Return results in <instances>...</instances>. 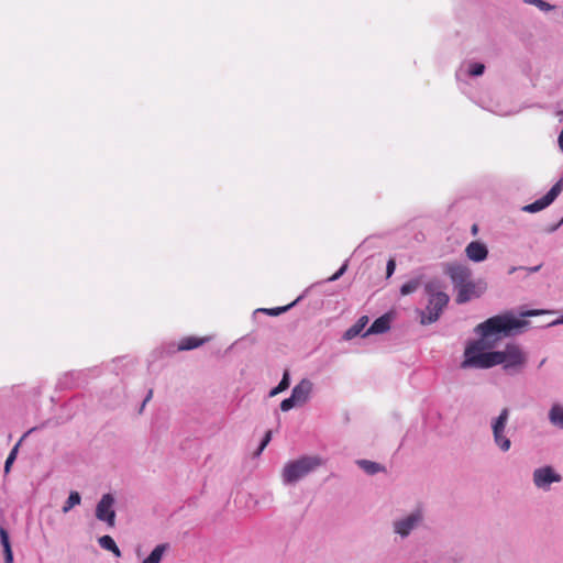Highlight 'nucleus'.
I'll use <instances>...</instances> for the list:
<instances>
[{
    "mask_svg": "<svg viewBox=\"0 0 563 563\" xmlns=\"http://www.w3.org/2000/svg\"><path fill=\"white\" fill-rule=\"evenodd\" d=\"M526 324L515 317L503 314L487 319L485 322L476 327V332L481 339L465 349L463 368H490L500 365V353L498 351L485 352L486 347H490L493 343L500 338L508 336L516 329Z\"/></svg>",
    "mask_w": 563,
    "mask_h": 563,
    "instance_id": "f257e3e1",
    "label": "nucleus"
},
{
    "mask_svg": "<svg viewBox=\"0 0 563 563\" xmlns=\"http://www.w3.org/2000/svg\"><path fill=\"white\" fill-rule=\"evenodd\" d=\"M428 299L426 310L421 312V324L435 322L449 303V295L443 291V284L439 279H431L424 285Z\"/></svg>",
    "mask_w": 563,
    "mask_h": 563,
    "instance_id": "f03ea898",
    "label": "nucleus"
},
{
    "mask_svg": "<svg viewBox=\"0 0 563 563\" xmlns=\"http://www.w3.org/2000/svg\"><path fill=\"white\" fill-rule=\"evenodd\" d=\"M321 459L317 456H303L289 462L283 470V479L287 484L295 483L321 465Z\"/></svg>",
    "mask_w": 563,
    "mask_h": 563,
    "instance_id": "7ed1b4c3",
    "label": "nucleus"
},
{
    "mask_svg": "<svg viewBox=\"0 0 563 563\" xmlns=\"http://www.w3.org/2000/svg\"><path fill=\"white\" fill-rule=\"evenodd\" d=\"M498 353L501 355L500 364L506 371L519 372L526 365V354L517 344H507L505 350Z\"/></svg>",
    "mask_w": 563,
    "mask_h": 563,
    "instance_id": "20e7f679",
    "label": "nucleus"
},
{
    "mask_svg": "<svg viewBox=\"0 0 563 563\" xmlns=\"http://www.w3.org/2000/svg\"><path fill=\"white\" fill-rule=\"evenodd\" d=\"M509 410L507 408H504L500 412V415L495 419L493 422V434H494V441L499 446V449L504 452L508 451L510 449L511 442L510 440L505 435V428L506 423L508 421Z\"/></svg>",
    "mask_w": 563,
    "mask_h": 563,
    "instance_id": "39448f33",
    "label": "nucleus"
},
{
    "mask_svg": "<svg viewBox=\"0 0 563 563\" xmlns=\"http://www.w3.org/2000/svg\"><path fill=\"white\" fill-rule=\"evenodd\" d=\"M563 189V180H559L553 185V187L540 199L536 200L534 202L525 206L522 209L526 212H538L550 206L555 198L561 194Z\"/></svg>",
    "mask_w": 563,
    "mask_h": 563,
    "instance_id": "423d86ee",
    "label": "nucleus"
},
{
    "mask_svg": "<svg viewBox=\"0 0 563 563\" xmlns=\"http://www.w3.org/2000/svg\"><path fill=\"white\" fill-rule=\"evenodd\" d=\"M444 273L450 277L456 288L470 282L471 269L459 263H448L444 265Z\"/></svg>",
    "mask_w": 563,
    "mask_h": 563,
    "instance_id": "0eeeda50",
    "label": "nucleus"
},
{
    "mask_svg": "<svg viewBox=\"0 0 563 563\" xmlns=\"http://www.w3.org/2000/svg\"><path fill=\"white\" fill-rule=\"evenodd\" d=\"M113 503V497L110 494H106L96 508V517L101 521H106L111 527L114 525L115 519V512L112 509Z\"/></svg>",
    "mask_w": 563,
    "mask_h": 563,
    "instance_id": "6e6552de",
    "label": "nucleus"
},
{
    "mask_svg": "<svg viewBox=\"0 0 563 563\" xmlns=\"http://www.w3.org/2000/svg\"><path fill=\"white\" fill-rule=\"evenodd\" d=\"M562 477L551 466L540 467L533 472V483L539 488H548L551 483L561 482Z\"/></svg>",
    "mask_w": 563,
    "mask_h": 563,
    "instance_id": "1a4fd4ad",
    "label": "nucleus"
},
{
    "mask_svg": "<svg viewBox=\"0 0 563 563\" xmlns=\"http://www.w3.org/2000/svg\"><path fill=\"white\" fill-rule=\"evenodd\" d=\"M485 290V286L474 282H467L457 288L456 302L464 303L470 301L472 298L479 297Z\"/></svg>",
    "mask_w": 563,
    "mask_h": 563,
    "instance_id": "9d476101",
    "label": "nucleus"
},
{
    "mask_svg": "<svg viewBox=\"0 0 563 563\" xmlns=\"http://www.w3.org/2000/svg\"><path fill=\"white\" fill-rule=\"evenodd\" d=\"M422 519V515L420 510H416L408 517L398 520L395 522V531L401 537H406L410 533V531L420 522Z\"/></svg>",
    "mask_w": 563,
    "mask_h": 563,
    "instance_id": "9b49d317",
    "label": "nucleus"
},
{
    "mask_svg": "<svg viewBox=\"0 0 563 563\" xmlns=\"http://www.w3.org/2000/svg\"><path fill=\"white\" fill-rule=\"evenodd\" d=\"M312 390V383L309 379H301L291 391L292 398L299 404H305Z\"/></svg>",
    "mask_w": 563,
    "mask_h": 563,
    "instance_id": "f8f14e48",
    "label": "nucleus"
},
{
    "mask_svg": "<svg viewBox=\"0 0 563 563\" xmlns=\"http://www.w3.org/2000/svg\"><path fill=\"white\" fill-rule=\"evenodd\" d=\"M466 256L473 262H482L487 257L488 250L485 244L473 241L465 249Z\"/></svg>",
    "mask_w": 563,
    "mask_h": 563,
    "instance_id": "ddd939ff",
    "label": "nucleus"
},
{
    "mask_svg": "<svg viewBox=\"0 0 563 563\" xmlns=\"http://www.w3.org/2000/svg\"><path fill=\"white\" fill-rule=\"evenodd\" d=\"M209 341V338H198V336H186L183 338L178 343L179 351H189L197 349Z\"/></svg>",
    "mask_w": 563,
    "mask_h": 563,
    "instance_id": "4468645a",
    "label": "nucleus"
},
{
    "mask_svg": "<svg viewBox=\"0 0 563 563\" xmlns=\"http://www.w3.org/2000/svg\"><path fill=\"white\" fill-rule=\"evenodd\" d=\"M390 319L387 314L377 318L366 331L367 334H378L386 332L390 327Z\"/></svg>",
    "mask_w": 563,
    "mask_h": 563,
    "instance_id": "2eb2a0df",
    "label": "nucleus"
},
{
    "mask_svg": "<svg viewBox=\"0 0 563 563\" xmlns=\"http://www.w3.org/2000/svg\"><path fill=\"white\" fill-rule=\"evenodd\" d=\"M367 323H368V317H366V316L361 317L356 321L355 324H353L350 329L346 330V332L344 333V338L346 340H351V339L357 336L363 331V329L366 327Z\"/></svg>",
    "mask_w": 563,
    "mask_h": 563,
    "instance_id": "dca6fc26",
    "label": "nucleus"
},
{
    "mask_svg": "<svg viewBox=\"0 0 563 563\" xmlns=\"http://www.w3.org/2000/svg\"><path fill=\"white\" fill-rule=\"evenodd\" d=\"M99 544L102 549L111 551L115 556H121V551L110 536H102L99 538Z\"/></svg>",
    "mask_w": 563,
    "mask_h": 563,
    "instance_id": "f3484780",
    "label": "nucleus"
},
{
    "mask_svg": "<svg viewBox=\"0 0 563 563\" xmlns=\"http://www.w3.org/2000/svg\"><path fill=\"white\" fill-rule=\"evenodd\" d=\"M549 418L552 424L563 428V407L554 405L550 410Z\"/></svg>",
    "mask_w": 563,
    "mask_h": 563,
    "instance_id": "a211bd4d",
    "label": "nucleus"
},
{
    "mask_svg": "<svg viewBox=\"0 0 563 563\" xmlns=\"http://www.w3.org/2000/svg\"><path fill=\"white\" fill-rule=\"evenodd\" d=\"M167 548V544H158L143 561V563H159Z\"/></svg>",
    "mask_w": 563,
    "mask_h": 563,
    "instance_id": "6ab92c4d",
    "label": "nucleus"
},
{
    "mask_svg": "<svg viewBox=\"0 0 563 563\" xmlns=\"http://www.w3.org/2000/svg\"><path fill=\"white\" fill-rule=\"evenodd\" d=\"M357 464L367 473V474H375V473H378L383 470V467L375 463V462H372V461H367V460H360L357 462Z\"/></svg>",
    "mask_w": 563,
    "mask_h": 563,
    "instance_id": "aec40b11",
    "label": "nucleus"
},
{
    "mask_svg": "<svg viewBox=\"0 0 563 563\" xmlns=\"http://www.w3.org/2000/svg\"><path fill=\"white\" fill-rule=\"evenodd\" d=\"M289 387V373L288 371H285L284 375H283V378L280 380V383L275 387L273 388L271 391H269V396L271 397H274L276 396L277 394L286 390L287 388Z\"/></svg>",
    "mask_w": 563,
    "mask_h": 563,
    "instance_id": "412c9836",
    "label": "nucleus"
},
{
    "mask_svg": "<svg viewBox=\"0 0 563 563\" xmlns=\"http://www.w3.org/2000/svg\"><path fill=\"white\" fill-rule=\"evenodd\" d=\"M80 495L77 492H71L69 494L68 499L66 500L65 505L63 506V512H68L71 508L80 504Z\"/></svg>",
    "mask_w": 563,
    "mask_h": 563,
    "instance_id": "4be33fe9",
    "label": "nucleus"
},
{
    "mask_svg": "<svg viewBox=\"0 0 563 563\" xmlns=\"http://www.w3.org/2000/svg\"><path fill=\"white\" fill-rule=\"evenodd\" d=\"M420 284V279L418 278L405 283L400 288L401 295L407 296L415 292L419 288Z\"/></svg>",
    "mask_w": 563,
    "mask_h": 563,
    "instance_id": "5701e85b",
    "label": "nucleus"
},
{
    "mask_svg": "<svg viewBox=\"0 0 563 563\" xmlns=\"http://www.w3.org/2000/svg\"><path fill=\"white\" fill-rule=\"evenodd\" d=\"M19 449V443L14 445V448L11 450L10 454L8 455L5 463H4V472L9 473L11 465L13 464L14 460L16 459Z\"/></svg>",
    "mask_w": 563,
    "mask_h": 563,
    "instance_id": "b1692460",
    "label": "nucleus"
},
{
    "mask_svg": "<svg viewBox=\"0 0 563 563\" xmlns=\"http://www.w3.org/2000/svg\"><path fill=\"white\" fill-rule=\"evenodd\" d=\"M485 70L484 64L481 63H473L470 65L468 74L471 76H481Z\"/></svg>",
    "mask_w": 563,
    "mask_h": 563,
    "instance_id": "393cba45",
    "label": "nucleus"
},
{
    "mask_svg": "<svg viewBox=\"0 0 563 563\" xmlns=\"http://www.w3.org/2000/svg\"><path fill=\"white\" fill-rule=\"evenodd\" d=\"M297 405L299 404L292 398V396H290L289 398H286L280 402V409L283 411H288Z\"/></svg>",
    "mask_w": 563,
    "mask_h": 563,
    "instance_id": "a878e982",
    "label": "nucleus"
},
{
    "mask_svg": "<svg viewBox=\"0 0 563 563\" xmlns=\"http://www.w3.org/2000/svg\"><path fill=\"white\" fill-rule=\"evenodd\" d=\"M295 302L285 306V307H277L272 309H263V311L268 316H279L280 313L285 312L288 308H290Z\"/></svg>",
    "mask_w": 563,
    "mask_h": 563,
    "instance_id": "bb28decb",
    "label": "nucleus"
},
{
    "mask_svg": "<svg viewBox=\"0 0 563 563\" xmlns=\"http://www.w3.org/2000/svg\"><path fill=\"white\" fill-rule=\"evenodd\" d=\"M271 439H272V431H269V430H268V431L265 433L264 439L262 440V442H261V444H260V448H258V450H257V452H256V455H260V454L263 452V450H264V449L266 448V445L269 443Z\"/></svg>",
    "mask_w": 563,
    "mask_h": 563,
    "instance_id": "cd10ccee",
    "label": "nucleus"
},
{
    "mask_svg": "<svg viewBox=\"0 0 563 563\" xmlns=\"http://www.w3.org/2000/svg\"><path fill=\"white\" fill-rule=\"evenodd\" d=\"M0 542L3 547V549L11 547L10 540H9V534L3 528H0Z\"/></svg>",
    "mask_w": 563,
    "mask_h": 563,
    "instance_id": "c85d7f7f",
    "label": "nucleus"
},
{
    "mask_svg": "<svg viewBox=\"0 0 563 563\" xmlns=\"http://www.w3.org/2000/svg\"><path fill=\"white\" fill-rule=\"evenodd\" d=\"M395 268H396V262H395V260L390 258L387 262V267H386L387 277H390L394 274Z\"/></svg>",
    "mask_w": 563,
    "mask_h": 563,
    "instance_id": "c756f323",
    "label": "nucleus"
},
{
    "mask_svg": "<svg viewBox=\"0 0 563 563\" xmlns=\"http://www.w3.org/2000/svg\"><path fill=\"white\" fill-rule=\"evenodd\" d=\"M4 552V563H13V553L11 547L3 549Z\"/></svg>",
    "mask_w": 563,
    "mask_h": 563,
    "instance_id": "7c9ffc66",
    "label": "nucleus"
},
{
    "mask_svg": "<svg viewBox=\"0 0 563 563\" xmlns=\"http://www.w3.org/2000/svg\"><path fill=\"white\" fill-rule=\"evenodd\" d=\"M536 7H538L542 11H549V10L553 9V7L551 4H549L548 2H544L543 0H538L536 3Z\"/></svg>",
    "mask_w": 563,
    "mask_h": 563,
    "instance_id": "2f4dec72",
    "label": "nucleus"
},
{
    "mask_svg": "<svg viewBox=\"0 0 563 563\" xmlns=\"http://www.w3.org/2000/svg\"><path fill=\"white\" fill-rule=\"evenodd\" d=\"M345 269H346V265H343L335 274H333L329 278V280L334 282V280L339 279L344 274Z\"/></svg>",
    "mask_w": 563,
    "mask_h": 563,
    "instance_id": "473e14b6",
    "label": "nucleus"
},
{
    "mask_svg": "<svg viewBox=\"0 0 563 563\" xmlns=\"http://www.w3.org/2000/svg\"><path fill=\"white\" fill-rule=\"evenodd\" d=\"M152 396H153V390H152V389H150V391H148L147 396L145 397V399H144V401H143V404H142L141 411H142V410H143V408L145 407L146 402L151 400Z\"/></svg>",
    "mask_w": 563,
    "mask_h": 563,
    "instance_id": "72a5a7b5",
    "label": "nucleus"
},
{
    "mask_svg": "<svg viewBox=\"0 0 563 563\" xmlns=\"http://www.w3.org/2000/svg\"><path fill=\"white\" fill-rule=\"evenodd\" d=\"M559 146H560L561 151L563 152V130L561 131V133L559 135Z\"/></svg>",
    "mask_w": 563,
    "mask_h": 563,
    "instance_id": "f704fd0d",
    "label": "nucleus"
},
{
    "mask_svg": "<svg viewBox=\"0 0 563 563\" xmlns=\"http://www.w3.org/2000/svg\"><path fill=\"white\" fill-rule=\"evenodd\" d=\"M539 313L540 312L538 310H529V311L525 312L523 316L530 317V316H537Z\"/></svg>",
    "mask_w": 563,
    "mask_h": 563,
    "instance_id": "c9c22d12",
    "label": "nucleus"
},
{
    "mask_svg": "<svg viewBox=\"0 0 563 563\" xmlns=\"http://www.w3.org/2000/svg\"><path fill=\"white\" fill-rule=\"evenodd\" d=\"M526 3H529V4H534L537 3L538 0H523Z\"/></svg>",
    "mask_w": 563,
    "mask_h": 563,
    "instance_id": "e433bc0d",
    "label": "nucleus"
},
{
    "mask_svg": "<svg viewBox=\"0 0 563 563\" xmlns=\"http://www.w3.org/2000/svg\"><path fill=\"white\" fill-rule=\"evenodd\" d=\"M539 269H540V266L529 268V271L532 273L538 272Z\"/></svg>",
    "mask_w": 563,
    "mask_h": 563,
    "instance_id": "4c0bfd02",
    "label": "nucleus"
},
{
    "mask_svg": "<svg viewBox=\"0 0 563 563\" xmlns=\"http://www.w3.org/2000/svg\"><path fill=\"white\" fill-rule=\"evenodd\" d=\"M476 231H477V228H476V225H474L473 227V232L476 233Z\"/></svg>",
    "mask_w": 563,
    "mask_h": 563,
    "instance_id": "58836bf2",
    "label": "nucleus"
},
{
    "mask_svg": "<svg viewBox=\"0 0 563 563\" xmlns=\"http://www.w3.org/2000/svg\"><path fill=\"white\" fill-rule=\"evenodd\" d=\"M560 323H563V316H562V319L559 321Z\"/></svg>",
    "mask_w": 563,
    "mask_h": 563,
    "instance_id": "ea45409f",
    "label": "nucleus"
}]
</instances>
